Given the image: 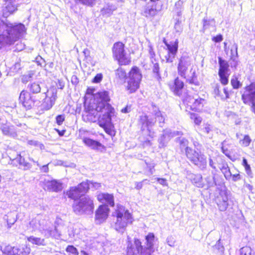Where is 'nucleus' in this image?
I'll return each mask as SVG.
<instances>
[{
    "label": "nucleus",
    "instance_id": "obj_1",
    "mask_svg": "<svg viewBox=\"0 0 255 255\" xmlns=\"http://www.w3.org/2000/svg\"><path fill=\"white\" fill-rule=\"evenodd\" d=\"M110 100L109 92L106 91L99 92L94 96L88 105H85L83 116L84 120L90 122L98 121L99 125L109 133L113 127L112 117L114 114V109L109 103Z\"/></svg>",
    "mask_w": 255,
    "mask_h": 255
},
{
    "label": "nucleus",
    "instance_id": "obj_2",
    "mask_svg": "<svg viewBox=\"0 0 255 255\" xmlns=\"http://www.w3.org/2000/svg\"><path fill=\"white\" fill-rule=\"evenodd\" d=\"M25 31V26L22 23H12L7 20L0 19V45L13 44Z\"/></svg>",
    "mask_w": 255,
    "mask_h": 255
},
{
    "label": "nucleus",
    "instance_id": "obj_3",
    "mask_svg": "<svg viewBox=\"0 0 255 255\" xmlns=\"http://www.w3.org/2000/svg\"><path fill=\"white\" fill-rule=\"evenodd\" d=\"M29 225L33 229L39 230L46 239L50 237L58 239L60 236L57 228L42 215H38L32 219Z\"/></svg>",
    "mask_w": 255,
    "mask_h": 255
},
{
    "label": "nucleus",
    "instance_id": "obj_4",
    "mask_svg": "<svg viewBox=\"0 0 255 255\" xmlns=\"http://www.w3.org/2000/svg\"><path fill=\"white\" fill-rule=\"evenodd\" d=\"M144 246L141 245V242L137 239H134V244L127 248L128 255H151L154 252V244L157 239H155L153 233H149L145 237Z\"/></svg>",
    "mask_w": 255,
    "mask_h": 255
},
{
    "label": "nucleus",
    "instance_id": "obj_5",
    "mask_svg": "<svg viewBox=\"0 0 255 255\" xmlns=\"http://www.w3.org/2000/svg\"><path fill=\"white\" fill-rule=\"evenodd\" d=\"M116 221L113 225L114 228L120 233H124L128 224H131L133 219L129 211L124 206L118 205L115 212Z\"/></svg>",
    "mask_w": 255,
    "mask_h": 255
},
{
    "label": "nucleus",
    "instance_id": "obj_6",
    "mask_svg": "<svg viewBox=\"0 0 255 255\" xmlns=\"http://www.w3.org/2000/svg\"><path fill=\"white\" fill-rule=\"evenodd\" d=\"M93 200L89 196H84L76 201L73 206L74 212L78 215H90L94 210Z\"/></svg>",
    "mask_w": 255,
    "mask_h": 255
},
{
    "label": "nucleus",
    "instance_id": "obj_7",
    "mask_svg": "<svg viewBox=\"0 0 255 255\" xmlns=\"http://www.w3.org/2000/svg\"><path fill=\"white\" fill-rule=\"evenodd\" d=\"M186 156L195 166L201 170H205L207 166V157L201 151H197L192 148H187Z\"/></svg>",
    "mask_w": 255,
    "mask_h": 255
},
{
    "label": "nucleus",
    "instance_id": "obj_8",
    "mask_svg": "<svg viewBox=\"0 0 255 255\" xmlns=\"http://www.w3.org/2000/svg\"><path fill=\"white\" fill-rule=\"evenodd\" d=\"M142 78L141 74L137 67L132 68L128 73L126 89L129 93L135 92L139 87V83Z\"/></svg>",
    "mask_w": 255,
    "mask_h": 255
},
{
    "label": "nucleus",
    "instance_id": "obj_9",
    "mask_svg": "<svg viewBox=\"0 0 255 255\" xmlns=\"http://www.w3.org/2000/svg\"><path fill=\"white\" fill-rule=\"evenodd\" d=\"M124 48V44L120 42L115 43L113 48V55L121 65H128L130 62Z\"/></svg>",
    "mask_w": 255,
    "mask_h": 255
},
{
    "label": "nucleus",
    "instance_id": "obj_10",
    "mask_svg": "<svg viewBox=\"0 0 255 255\" xmlns=\"http://www.w3.org/2000/svg\"><path fill=\"white\" fill-rule=\"evenodd\" d=\"M242 99L245 104L251 106L252 110L255 114V82L246 87Z\"/></svg>",
    "mask_w": 255,
    "mask_h": 255
},
{
    "label": "nucleus",
    "instance_id": "obj_11",
    "mask_svg": "<svg viewBox=\"0 0 255 255\" xmlns=\"http://www.w3.org/2000/svg\"><path fill=\"white\" fill-rule=\"evenodd\" d=\"M90 188V185L88 182H83L77 186L71 187L67 192V195L69 198L75 200L82 196L88 191Z\"/></svg>",
    "mask_w": 255,
    "mask_h": 255
},
{
    "label": "nucleus",
    "instance_id": "obj_12",
    "mask_svg": "<svg viewBox=\"0 0 255 255\" xmlns=\"http://www.w3.org/2000/svg\"><path fill=\"white\" fill-rule=\"evenodd\" d=\"M57 90L55 88H51L44 92V99L41 104L42 108L45 110L50 109L54 105L55 102L57 98Z\"/></svg>",
    "mask_w": 255,
    "mask_h": 255
},
{
    "label": "nucleus",
    "instance_id": "obj_13",
    "mask_svg": "<svg viewBox=\"0 0 255 255\" xmlns=\"http://www.w3.org/2000/svg\"><path fill=\"white\" fill-rule=\"evenodd\" d=\"M163 43L165 44L167 50V54L165 56L166 62H173L175 56L177 53L178 48V41L176 39L174 41H170L167 42L165 38L163 40Z\"/></svg>",
    "mask_w": 255,
    "mask_h": 255
},
{
    "label": "nucleus",
    "instance_id": "obj_14",
    "mask_svg": "<svg viewBox=\"0 0 255 255\" xmlns=\"http://www.w3.org/2000/svg\"><path fill=\"white\" fill-rule=\"evenodd\" d=\"M4 3L1 7L2 16L6 18L17 10V5L15 0H3Z\"/></svg>",
    "mask_w": 255,
    "mask_h": 255
},
{
    "label": "nucleus",
    "instance_id": "obj_15",
    "mask_svg": "<svg viewBox=\"0 0 255 255\" xmlns=\"http://www.w3.org/2000/svg\"><path fill=\"white\" fill-rule=\"evenodd\" d=\"M191 64L190 58L188 56H182L179 60L177 66L178 74L182 77L186 78V72Z\"/></svg>",
    "mask_w": 255,
    "mask_h": 255
},
{
    "label": "nucleus",
    "instance_id": "obj_16",
    "mask_svg": "<svg viewBox=\"0 0 255 255\" xmlns=\"http://www.w3.org/2000/svg\"><path fill=\"white\" fill-rule=\"evenodd\" d=\"M159 0H150L152 2L150 4L148 3L143 8L142 14L147 18H151L156 15L160 10V7L157 6L155 2Z\"/></svg>",
    "mask_w": 255,
    "mask_h": 255
},
{
    "label": "nucleus",
    "instance_id": "obj_17",
    "mask_svg": "<svg viewBox=\"0 0 255 255\" xmlns=\"http://www.w3.org/2000/svg\"><path fill=\"white\" fill-rule=\"evenodd\" d=\"M34 97L31 96L29 93L25 91H22L20 94L19 99L23 106L26 109H30L34 105L36 101Z\"/></svg>",
    "mask_w": 255,
    "mask_h": 255
},
{
    "label": "nucleus",
    "instance_id": "obj_18",
    "mask_svg": "<svg viewBox=\"0 0 255 255\" xmlns=\"http://www.w3.org/2000/svg\"><path fill=\"white\" fill-rule=\"evenodd\" d=\"M109 208L107 205H100L96 211L95 220L97 224H100L107 219L109 213Z\"/></svg>",
    "mask_w": 255,
    "mask_h": 255
},
{
    "label": "nucleus",
    "instance_id": "obj_19",
    "mask_svg": "<svg viewBox=\"0 0 255 255\" xmlns=\"http://www.w3.org/2000/svg\"><path fill=\"white\" fill-rule=\"evenodd\" d=\"M180 134H182L181 131H177L172 132L170 130H164L163 134H162L158 139L159 147H161L166 146L171 138Z\"/></svg>",
    "mask_w": 255,
    "mask_h": 255
},
{
    "label": "nucleus",
    "instance_id": "obj_20",
    "mask_svg": "<svg viewBox=\"0 0 255 255\" xmlns=\"http://www.w3.org/2000/svg\"><path fill=\"white\" fill-rule=\"evenodd\" d=\"M155 123V120L151 117L146 115H141L138 119V124L140 127L141 130H143L147 129L150 130L151 128Z\"/></svg>",
    "mask_w": 255,
    "mask_h": 255
},
{
    "label": "nucleus",
    "instance_id": "obj_21",
    "mask_svg": "<svg viewBox=\"0 0 255 255\" xmlns=\"http://www.w3.org/2000/svg\"><path fill=\"white\" fill-rule=\"evenodd\" d=\"M2 252L7 255H27L30 253V249L26 248V250L23 253L20 250L16 247H13L10 246H7L4 247Z\"/></svg>",
    "mask_w": 255,
    "mask_h": 255
},
{
    "label": "nucleus",
    "instance_id": "obj_22",
    "mask_svg": "<svg viewBox=\"0 0 255 255\" xmlns=\"http://www.w3.org/2000/svg\"><path fill=\"white\" fill-rule=\"evenodd\" d=\"M0 129L4 135L12 137L17 136L16 130L13 126L2 124Z\"/></svg>",
    "mask_w": 255,
    "mask_h": 255
},
{
    "label": "nucleus",
    "instance_id": "obj_23",
    "mask_svg": "<svg viewBox=\"0 0 255 255\" xmlns=\"http://www.w3.org/2000/svg\"><path fill=\"white\" fill-rule=\"evenodd\" d=\"M190 100L191 102L190 103H192L190 107L193 110L196 112H200L202 110L204 104L205 102L204 99L193 97L192 99H191Z\"/></svg>",
    "mask_w": 255,
    "mask_h": 255
},
{
    "label": "nucleus",
    "instance_id": "obj_24",
    "mask_svg": "<svg viewBox=\"0 0 255 255\" xmlns=\"http://www.w3.org/2000/svg\"><path fill=\"white\" fill-rule=\"evenodd\" d=\"M83 142L86 145L94 150H102L104 148V145H103L100 142L90 138H84L83 139Z\"/></svg>",
    "mask_w": 255,
    "mask_h": 255
},
{
    "label": "nucleus",
    "instance_id": "obj_25",
    "mask_svg": "<svg viewBox=\"0 0 255 255\" xmlns=\"http://www.w3.org/2000/svg\"><path fill=\"white\" fill-rule=\"evenodd\" d=\"M98 200L102 203H106L109 205L113 207L115 205L114 196L109 193H100L97 196Z\"/></svg>",
    "mask_w": 255,
    "mask_h": 255
},
{
    "label": "nucleus",
    "instance_id": "obj_26",
    "mask_svg": "<svg viewBox=\"0 0 255 255\" xmlns=\"http://www.w3.org/2000/svg\"><path fill=\"white\" fill-rule=\"evenodd\" d=\"M45 185L48 190L52 191L58 192L62 189V184L55 180L51 181L45 180Z\"/></svg>",
    "mask_w": 255,
    "mask_h": 255
},
{
    "label": "nucleus",
    "instance_id": "obj_27",
    "mask_svg": "<svg viewBox=\"0 0 255 255\" xmlns=\"http://www.w3.org/2000/svg\"><path fill=\"white\" fill-rule=\"evenodd\" d=\"M144 162L146 165V167L144 168V174L147 176L152 175L155 171V163L153 160L148 157L145 158Z\"/></svg>",
    "mask_w": 255,
    "mask_h": 255
},
{
    "label": "nucleus",
    "instance_id": "obj_28",
    "mask_svg": "<svg viewBox=\"0 0 255 255\" xmlns=\"http://www.w3.org/2000/svg\"><path fill=\"white\" fill-rule=\"evenodd\" d=\"M127 78V73L122 68L120 67L115 71V80L118 83L123 84Z\"/></svg>",
    "mask_w": 255,
    "mask_h": 255
},
{
    "label": "nucleus",
    "instance_id": "obj_29",
    "mask_svg": "<svg viewBox=\"0 0 255 255\" xmlns=\"http://www.w3.org/2000/svg\"><path fill=\"white\" fill-rule=\"evenodd\" d=\"M183 87V82L180 80L178 78H176L174 80V85L171 89L173 90L175 94L179 95L181 94Z\"/></svg>",
    "mask_w": 255,
    "mask_h": 255
},
{
    "label": "nucleus",
    "instance_id": "obj_30",
    "mask_svg": "<svg viewBox=\"0 0 255 255\" xmlns=\"http://www.w3.org/2000/svg\"><path fill=\"white\" fill-rule=\"evenodd\" d=\"M191 181L197 187L203 188L204 186L202 176L200 174H192L191 175Z\"/></svg>",
    "mask_w": 255,
    "mask_h": 255
},
{
    "label": "nucleus",
    "instance_id": "obj_31",
    "mask_svg": "<svg viewBox=\"0 0 255 255\" xmlns=\"http://www.w3.org/2000/svg\"><path fill=\"white\" fill-rule=\"evenodd\" d=\"M218 62L220 66L218 73H228L229 65L228 62L221 57H218Z\"/></svg>",
    "mask_w": 255,
    "mask_h": 255
},
{
    "label": "nucleus",
    "instance_id": "obj_32",
    "mask_svg": "<svg viewBox=\"0 0 255 255\" xmlns=\"http://www.w3.org/2000/svg\"><path fill=\"white\" fill-rule=\"evenodd\" d=\"M117 8L116 6L111 3H108L106 5L101 9V13L103 15L106 16H110Z\"/></svg>",
    "mask_w": 255,
    "mask_h": 255
},
{
    "label": "nucleus",
    "instance_id": "obj_33",
    "mask_svg": "<svg viewBox=\"0 0 255 255\" xmlns=\"http://www.w3.org/2000/svg\"><path fill=\"white\" fill-rule=\"evenodd\" d=\"M27 240L32 244L37 246H45L46 244L44 239L36 237L33 236L28 237Z\"/></svg>",
    "mask_w": 255,
    "mask_h": 255
},
{
    "label": "nucleus",
    "instance_id": "obj_34",
    "mask_svg": "<svg viewBox=\"0 0 255 255\" xmlns=\"http://www.w3.org/2000/svg\"><path fill=\"white\" fill-rule=\"evenodd\" d=\"M215 20L214 18H208L205 17L203 19V28L205 31L210 27H215L216 26Z\"/></svg>",
    "mask_w": 255,
    "mask_h": 255
},
{
    "label": "nucleus",
    "instance_id": "obj_35",
    "mask_svg": "<svg viewBox=\"0 0 255 255\" xmlns=\"http://www.w3.org/2000/svg\"><path fill=\"white\" fill-rule=\"evenodd\" d=\"M28 88L30 93L38 94L41 92L42 87L38 82H33L28 85Z\"/></svg>",
    "mask_w": 255,
    "mask_h": 255
},
{
    "label": "nucleus",
    "instance_id": "obj_36",
    "mask_svg": "<svg viewBox=\"0 0 255 255\" xmlns=\"http://www.w3.org/2000/svg\"><path fill=\"white\" fill-rule=\"evenodd\" d=\"M13 161H16L21 166L24 167V169H28L31 168L30 164L25 161V159L22 158L20 154H17L16 157L13 159Z\"/></svg>",
    "mask_w": 255,
    "mask_h": 255
},
{
    "label": "nucleus",
    "instance_id": "obj_37",
    "mask_svg": "<svg viewBox=\"0 0 255 255\" xmlns=\"http://www.w3.org/2000/svg\"><path fill=\"white\" fill-rule=\"evenodd\" d=\"M153 109H154L153 113L155 118H154L156 121L157 120L159 123V126L162 127V124L164 122L165 118L163 115L161 114V112L158 110V109L155 107H153Z\"/></svg>",
    "mask_w": 255,
    "mask_h": 255
},
{
    "label": "nucleus",
    "instance_id": "obj_38",
    "mask_svg": "<svg viewBox=\"0 0 255 255\" xmlns=\"http://www.w3.org/2000/svg\"><path fill=\"white\" fill-rule=\"evenodd\" d=\"M176 142L179 144L180 148H181V149L185 148L186 153L187 148H191L190 147L188 146L189 141L185 138H184V137L177 138H176Z\"/></svg>",
    "mask_w": 255,
    "mask_h": 255
},
{
    "label": "nucleus",
    "instance_id": "obj_39",
    "mask_svg": "<svg viewBox=\"0 0 255 255\" xmlns=\"http://www.w3.org/2000/svg\"><path fill=\"white\" fill-rule=\"evenodd\" d=\"M190 72H192V75L190 77L187 79L188 82L191 84H194L195 85H198L199 82L197 80V76L196 75L195 71H192V69H191Z\"/></svg>",
    "mask_w": 255,
    "mask_h": 255
},
{
    "label": "nucleus",
    "instance_id": "obj_40",
    "mask_svg": "<svg viewBox=\"0 0 255 255\" xmlns=\"http://www.w3.org/2000/svg\"><path fill=\"white\" fill-rule=\"evenodd\" d=\"M205 181L207 183V188L214 187L216 185L214 175L207 177L205 178Z\"/></svg>",
    "mask_w": 255,
    "mask_h": 255
},
{
    "label": "nucleus",
    "instance_id": "obj_41",
    "mask_svg": "<svg viewBox=\"0 0 255 255\" xmlns=\"http://www.w3.org/2000/svg\"><path fill=\"white\" fill-rule=\"evenodd\" d=\"M219 76L220 77V81L221 83L224 85H227L229 82L228 77L229 76V73H218Z\"/></svg>",
    "mask_w": 255,
    "mask_h": 255
},
{
    "label": "nucleus",
    "instance_id": "obj_42",
    "mask_svg": "<svg viewBox=\"0 0 255 255\" xmlns=\"http://www.w3.org/2000/svg\"><path fill=\"white\" fill-rule=\"evenodd\" d=\"M240 255H255V253H252L250 247H245L240 249Z\"/></svg>",
    "mask_w": 255,
    "mask_h": 255
},
{
    "label": "nucleus",
    "instance_id": "obj_43",
    "mask_svg": "<svg viewBox=\"0 0 255 255\" xmlns=\"http://www.w3.org/2000/svg\"><path fill=\"white\" fill-rule=\"evenodd\" d=\"M22 66L21 65L20 60L19 59L15 64L10 68L11 72L13 73H17L21 69Z\"/></svg>",
    "mask_w": 255,
    "mask_h": 255
},
{
    "label": "nucleus",
    "instance_id": "obj_44",
    "mask_svg": "<svg viewBox=\"0 0 255 255\" xmlns=\"http://www.w3.org/2000/svg\"><path fill=\"white\" fill-rule=\"evenodd\" d=\"M66 251L71 255H78L79 253L77 249L72 245H69L66 249Z\"/></svg>",
    "mask_w": 255,
    "mask_h": 255
},
{
    "label": "nucleus",
    "instance_id": "obj_45",
    "mask_svg": "<svg viewBox=\"0 0 255 255\" xmlns=\"http://www.w3.org/2000/svg\"><path fill=\"white\" fill-rule=\"evenodd\" d=\"M83 5L92 7L95 3L96 0H76Z\"/></svg>",
    "mask_w": 255,
    "mask_h": 255
},
{
    "label": "nucleus",
    "instance_id": "obj_46",
    "mask_svg": "<svg viewBox=\"0 0 255 255\" xmlns=\"http://www.w3.org/2000/svg\"><path fill=\"white\" fill-rule=\"evenodd\" d=\"M242 164L244 166L247 174L249 176H251L252 175L251 167L248 163V161L245 158H243Z\"/></svg>",
    "mask_w": 255,
    "mask_h": 255
},
{
    "label": "nucleus",
    "instance_id": "obj_47",
    "mask_svg": "<svg viewBox=\"0 0 255 255\" xmlns=\"http://www.w3.org/2000/svg\"><path fill=\"white\" fill-rule=\"evenodd\" d=\"M182 2L181 0L178 1L176 2L175 6V11L178 15V16H180L181 15V11H182Z\"/></svg>",
    "mask_w": 255,
    "mask_h": 255
},
{
    "label": "nucleus",
    "instance_id": "obj_48",
    "mask_svg": "<svg viewBox=\"0 0 255 255\" xmlns=\"http://www.w3.org/2000/svg\"><path fill=\"white\" fill-rule=\"evenodd\" d=\"M153 72L156 74L157 79L159 80L161 78V77L159 73V66L157 63L153 64Z\"/></svg>",
    "mask_w": 255,
    "mask_h": 255
},
{
    "label": "nucleus",
    "instance_id": "obj_49",
    "mask_svg": "<svg viewBox=\"0 0 255 255\" xmlns=\"http://www.w3.org/2000/svg\"><path fill=\"white\" fill-rule=\"evenodd\" d=\"M251 139L248 135H246L244 136V139L241 141L242 144L244 146H248L250 144Z\"/></svg>",
    "mask_w": 255,
    "mask_h": 255
},
{
    "label": "nucleus",
    "instance_id": "obj_50",
    "mask_svg": "<svg viewBox=\"0 0 255 255\" xmlns=\"http://www.w3.org/2000/svg\"><path fill=\"white\" fill-rule=\"evenodd\" d=\"M231 84L234 89H238L241 86V84L237 78H233L231 81Z\"/></svg>",
    "mask_w": 255,
    "mask_h": 255
},
{
    "label": "nucleus",
    "instance_id": "obj_51",
    "mask_svg": "<svg viewBox=\"0 0 255 255\" xmlns=\"http://www.w3.org/2000/svg\"><path fill=\"white\" fill-rule=\"evenodd\" d=\"M191 119L194 120L195 124L197 125H199L201 124L202 120V119L200 117L198 116L196 114L191 115Z\"/></svg>",
    "mask_w": 255,
    "mask_h": 255
},
{
    "label": "nucleus",
    "instance_id": "obj_52",
    "mask_svg": "<svg viewBox=\"0 0 255 255\" xmlns=\"http://www.w3.org/2000/svg\"><path fill=\"white\" fill-rule=\"evenodd\" d=\"M219 210L221 211H225L228 207L229 204L228 203H226V202H222L220 201L218 204Z\"/></svg>",
    "mask_w": 255,
    "mask_h": 255
},
{
    "label": "nucleus",
    "instance_id": "obj_53",
    "mask_svg": "<svg viewBox=\"0 0 255 255\" xmlns=\"http://www.w3.org/2000/svg\"><path fill=\"white\" fill-rule=\"evenodd\" d=\"M34 74L32 72H30L27 75H24L22 78V81L23 83H26L30 81L32 78Z\"/></svg>",
    "mask_w": 255,
    "mask_h": 255
},
{
    "label": "nucleus",
    "instance_id": "obj_54",
    "mask_svg": "<svg viewBox=\"0 0 255 255\" xmlns=\"http://www.w3.org/2000/svg\"><path fill=\"white\" fill-rule=\"evenodd\" d=\"M86 182L89 184L90 188H93L95 189H98L101 186V183H100L94 182L91 181H87Z\"/></svg>",
    "mask_w": 255,
    "mask_h": 255
},
{
    "label": "nucleus",
    "instance_id": "obj_55",
    "mask_svg": "<svg viewBox=\"0 0 255 255\" xmlns=\"http://www.w3.org/2000/svg\"><path fill=\"white\" fill-rule=\"evenodd\" d=\"M65 120V116L64 115H59L56 117V123L58 125H61Z\"/></svg>",
    "mask_w": 255,
    "mask_h": 255
},
{
    "label": "nucleus",
    "instance_id": "obj_56",
    "mask_svg": "<svg viewBox=\"0 0 255 255\" xmlns=\"http://www.w3.org/2000/svg\"><path fill=\"white\" fill-rule=\"evenodd\" d=\"M103 78V75L102 74H97L95 77L93 78L92 82L95 83H98Z\"/></svg>",
    "mask_w": 255,
    "mask_h": 255
},
{
    "label": "nucleus",
    "instance_id": "obj_57",
    "mask_svg": "<svg viewBox=\"0 0 255 255\" xmlns=\"http://www.w3.org/2000/svg\"><path fill=\"white\" fill-rule=\"evenodd\" d=\"M214 93L216 96L221 97L222 99H224L223 96L221 95V92L220 90L219 85H217L214 89Z\"/></svg>",
    "mask_w": 255,
    "mask_h": 255
},
{
    "label": "nucleus",
    "instance_id": "obj_58",
    "mask_svg": "<svg viewBox=\"0 0 255 255\" xmlns=\"http://www.w3.org/2000/svg\"><path fill=\"white\" fill-rule=\"evenodd\" d=\"M212 127L210 125L206 124L204 126V127L202 128L203 131L206 133L208 134L212 130Z\"/></svg>",
    "mask_w": 255,
    "mask_h": 255
},
{
    "label": "nucleus",
    "instance_id": "obj_59",
    "mask_svg": "<svg viewBox=\"0 0 255 255\" xmlns=\"http://www.w3.org/2000/svg\"><path fill=\"white\" fill-rule=\"evenodd\" d=\"M166 242L167 244L170 247H173L175 245V240L172 236H169L167 238Z\"/></svg>",
    "mask_w": 255,
    "mask_h": 255
},
{
    "label": "nucleus",
    "instance_id": "obj_60",
    "mask_svg": "<svg viewBox=\"0 0 255 255\" xmlns=\"http://www.w3.org/2000/svg\"><path fill=\"white\" fill-rule=\"evenodd\" d=\"M223 39V36L221 34H218L216 36H214L212 38V40L215 42H220Z\"/></svg>",
    "mask_w": 255,
    "mask_h": 255
},
{
    "label": "nucleus",
    "instance_id": "obj_61",
    "mask_svg": "<svg viewBox=\"0 0 255 255\" xmlns=\"http://www.w3.org/2000/svg\"><path fill=\"white\" fill-rule=\"evenodd\" d=\"M180 23L181 21L179 19H178L177 20V22L175 24L174 28L177 32H180L181 30Z\"/></svg>",
    "mask_w": 255,
    "mask_h": 255
},
{
    "label": "nucleus",
    "instance_id": "obj_62",
    "mask_svg": "<svg viewBox=\"0 0 255 255\" xmlns=\"http://www.w3.org/2000/svg\"><path fill=\"white\" fill-rule=\"evenodd\" d=\"M71 83L74 85H76L79 83V79L76 75H73L71 77Z\"/></svg>",
    "mask_w": 255,
    "mask_h": 255
},
{
    "label": "nucleus",
    "instance_id": "obj_63",
    "mask_svg": "<svg viewBox=\"0 0 255 255\" xmlns=\"http://www.w3.org/2000/svg\"><path fill=\"white\" fill-rule=\"evenodd\" d=\"M157 181L161 185H162L163 186H167V183L166 182V180L164 178H157Z\"/></svg>",
    "mask_w": 255,
    "mask_h": 255
},
{
    "label": "nucleus",
    "instance_id": "obj_64",
    "mask_svg": "<svg viewBox=\"0 0 255 255\" xmlns=\"http://www.w3.org/2000/svg\"><path fill=\"white\" fill-rule=\"evenodd\" d=\"M232 180L233 181L236 182L240 180L241 179V175L240 174H232Z\"/></svg>",
    "mask_w": 255,
    "mask_h": 255
}]
</instances>
